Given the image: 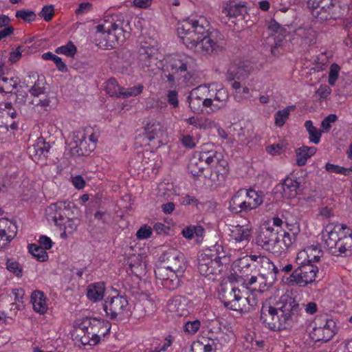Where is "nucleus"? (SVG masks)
<instances>
[{
    "instance_id": "nucleus-1",
    "label": "nucleus",
    "mask_w": 352,
    "mask_h": 352,
    "mask_svg": "<svg viewBox=\"0 0 352 352\" xmlns=\"http://www.w3.org/2000/svg\"><path fill=\"white\" fill-rule=\"evenodd\" d=\"M204 17L188 18L178 23L177 32L187 48L204 55L218 53L224 48L223 37L217 30L208 32Z\"/></svg>"
},
{
    "instance_id": "nucleus-2",
    "label": "nucleus",
    "mask_w": 352,
    "mask_h": 352,
    "mask_svg": "<svg viewBox=\"0 0 352 352\" xmlns=\"http://www.w3.org/2000/svg\"><path fill=\"white\" fill-rule=\"evenodd\" d=\"M160 260L165 265L155 270L156 278L161 281L165 288L170 290L177 289L187 268L184 254L176 249L170 248L163 252Z\"/></svg>"
},
{
    "instance_id": "nucleus-3",
    "label": "nucleus",
    "mask_w": 352,
    "mask_h": 352,
    "mask_svg": "<svg viewBox=\"0 0 352 352\" xmlns=\"http://www.w3.org/2000/svg\"><path fill=\"white\" fill-rule=\"evenodd\" d=\"M322 237L329 252L336 256L352 254V230L345 224L328 223Z\"/></svg>"
},
{
    "instance_id": "nucleus-4",
    "label": "nucleus",
    "mask_w": 352,
    "mask_h": 352,
    "mask_svg": "<svg viewBox=\"0 0 352 352\" xmlns=\"http://www.w3.org/2000/svg\"><path fill=\"white\" fill-rule=\"evenodd\" d=\"M129 30V21L123 14H118L106 17L96 26V34L106 41V46L113 48L130 36Z\"/></svg>"
},
{
    "instance_id": "nucleus-5",
    "label": "nucleus",
    "mask_w": 352,
    "mask_h": 352,
    "mask_svg": "<svg viewBox=\"0 0 352 352\" xmlns=\"http://www.w3.org/2000/svg\"><path fill=\"white\" fill-rule=\"evenodd\" d=\"M196 67L195 59L187 54L175 55L162 67V78L174 85L176 80L188 83Z\"/></svg>"
},
{
    "instance_id": "nucleus-6",
    "label": "nucleus",
    "mask_w": 352,
    "mask_h": 352,
    "mask_svg": "<svg viewBox=\"0 0 352 352\" xmlns=\"http://www.w3.org/2000/svg\"><path fill=\"white\" fill-rule=\"evenodd\" d=\"M214 250H206L201 252L197 258L199 272L204 276H208L220 271L222 259H226V252L221 245H215Z\"/></svg>"
},
{
    "instance_id": "nucleus-7",
    "label": "nucleus",
    "mask_w": 352,
    "mask_h": 352,
    "mask_svg": "<svg viewBox=\"0 0 352 352\" xmlns=\"http://www.w3.org/2000/svg\"><path fill=\"white\" fill-rule=\"evenodd\" d=\"M104 325L97 318H85L76 326L72 333L74 340L82 345L94 346L100 341L98 333H104L97 329L98 327Z\"/></svg>"
},
{
    "instance_id": "nucleus-8",
    "label": "nucleus",
    "mask_w": 352,
    "mask_h": 352,
    "mask_svg": "<svg viewBox=\"0 0 352 352\" xmlns=\"http://www.w3.org/2000/svg\"><path fill=\"white\" fill-rule=\"evenodd\" d=\"M312 16L320 21L336 20L342 15V8L333 0H308Z\"/></svg>"
},
{
    "instance_id": "nucleus-9",
    "label": "nucleus",
    "mask_w": 352,
    "mask_h": 352,
    "mask_svg": "<svg viewBox=\"0 0 352 352\" xmlns=\"http://www.w3.org/2000/svg\"><path fill=\"white\" fill-rule=\"evenodd\" d=\"M201 161L205 162V166H211L214 168L211 170L210 179L214 182L220 181L224 179V175L228 172V164L223 159L221 153L215 150H202L196 152Z\"/></svg>"
},
{
    "instance_id": "nucleus-10",
    "label": "nucleus",
    "mask_w": 352,
    "mask_h": 352,
    "mask_svg": "<svg viewBox=\"0 0 352 352\" xmlns=\"http://www.w3.org/2000/svg\"><path fill=\"white\" fill-rule=\"evenodd\" d=\"M293 309H261V320L269 329L280 331L287 328L292 321Z\"/></svg>"
},
{
    "instance_id": "nucleus-11",
    "label": "nucleus",
    "mask_w": 352,
    "mask_h": 352,
    "mask_svg": "<svg viewBox=\"0 0 352 352\" xmlns=\"http://www.w3.org/2000/svg\"><path fill=\"white\" fill-rule=\"evenodd\" d=\"M312 330L309 333L311 339L314 342H327L336 334V322L327 316H317L311 323Z\"/></svg>"
},
{
    "instance_id": "nucleus-12",
    "label": "nucleus",
    "mask_w": 352,
    "mask_h": 352,
    "mask_svg": "<svg viewBox=\"0 0 352 352\" xmlns=\"http://www.w3.org/2000/svg\"><path fill=\"white\" fill-rule=\"evenodd\" d=\"M206 93H210V91L209 88L206 85L199 86L190 92L187 101L193 113H203L204 109H206L207 113L214 111L212 99L208 98Z\"/></svg>"
},
{
    "instance_id": "nucleus-13",
    "label": "nucleus",
    "mask_w": 352,
    "mask_h": 352,
    "mask_svg": "<svg viewBox=\"0 0 352 352\" xmlns=\"http://www.w3.org/2000/svg\"><path fill=\"white\" fill-rule=\"evenodd\" d=\"M45 213L48 221L67 229L66 223L71 219L69 203L59 201L52 204L46 208Z\"/></svg>"
},
{
    "instance_id": "nucleus-14",
    "label": "nucleus",
    "mask_w": 352,
    "mask_h": 352,
    "mask_svg": "<svg viewBox=\"0 0 352 352\" xmlns=\"http://www.w3.org/2000/svg\"><path fill=\"white\" fill-rule=\"evenodd\" d=\"M256 64L250 60H235L230 65L227 72L229 80H245L256 69Z\"/></svg>"
},
{
    "instance_id": "nucleus-15",
    "label": "nucleus",
    "mask_w": 352,
    "mask_h": 352,
    "mask_svg": "<svg viewBox=\"0 0 352 352\" xmlns=\"http://www.w3.org/2000/svg\"><path fill=\"white\" fill-rule=\"evenodd\" d=\"M298 231V228L296 231H293L292 229L289 231L277 229V239L274 241L270 253L277 256L285 254L296 241Z\"/></svg>"
},
{
    "instance_id": "nucleus-16",
    "label": "nucleus",
    "mask_w": 352,
    "mask_h": 352,
    "mask_svg": "<svg viewBox=\"0 0 352 352\" xmlns=\"http://www.w3.org/2000/svg\"><path fill=\"white\" fill-rule=\"evenodd\" d=\"M251 255L247 256L240 258L236 263L235 267H237V276L243 280V284L249 287L257 282V276L252 275L253 272L256 270V265Z\"/></svg>"
},
{
    "instance_id": "nucleus-17",
    "label": "nucleus",
    "mask_w": 352,
    "mask_h": 352,
    "mask_svg": "<svg viewBox=\"0 0 352 352\" xmlns=\"http://www.w3.org/2000/svg\"><path fill=\"white\" fill-rule=\"evenodd\" d=\"M277 239V229L264 226L260 229L256 236V243L263 250L270 252L274 241Z\"/></svg>"
},
{
    "instance_id": "nucleus-18",
    "label": "nucleus",
    "mask_w": 352,
    "mask_h": 352,
    "mask_svg": "<svg viewBox=\"0 0 352 352\" xmlns=\"http://www.w3.org/2000/svg\"><path fill=\"white\" fill-rule=\"evenodd\" d=\"M293 41L301 47H309L316 43L317 32L312 28H299L295 32Z\"/></svg>"
},
{
    "instance_id": "nucleus-19",
    "label": "nucleus",
    "mask_w": 352,
    "mask_h": 352,
    "mask_svg": "<svg viewBox=\"0 0 352 352\" xmlns=\"http://www.w3.org/2000/svg\"><path fill=\"white\" fill-rule=\"evenodd\" d=\"M138 60L139 65L142 68L154 70L157 63L155 49L151 47H141L138 52Z\"/></svg>"
},
{
    "instance_id": "nucleus-20",
    "label": "nucleus",
    "mask_w": 352,
    "mask_h": 352,
    "mask_svg": "<svg viewBox=\"0 0 352 352\" xmlns=\"http://www.w3.org/2000/svg\"><path fill=\"white\" fill-rule=\"evenodd\" d=\"M229 210L233 214L248 213L251 211L244 199V192L239 189L229 201Z\"/></svg>"
},
{
    "instance_id": "nucleus-21",
    "label": "nucleus",
    "mask_w": 352,
    "mask_h": 352,
    "mask_svg": "<svg viewBox=\"0 0 352 352\" xmlns=\"http://www.w3.org/2000/svg\"><path fill=\"white\" fill-rule=\"evenodd\" d=\"M50 148V144L43 138H38L35 144L28 147V151L32 159L38 161L47 157Z\"/></svg>"
},
{
    "instance_id": "nucleus-22",
    "label": "nucleus",
    "mask_w": 352,
    "mask_h": 352,
    "mask_svg": "<svg viewBox=\"0 0 352 352\" xmlns=\"http://www.w3.org/2000/svg\"><path fill=\"white\" fill-rule=\"evenodd\" d=\"M210 93H206L208 98H211L213 101L212 108L219 109L226 107L229 99V93L226 88L220 87L219 89L209 88Z\"/></svg>"
},
{
    "instance_id": "nucleus-23",
    "label": "nucleus",
    "mask_w": 352,
    "mask_h": 352,
    "mask_svg": "<svg viewBox=\"0 0 352 352\" xmlns=\"http://www.w3.org/2000/svg\"><path fill=\"white\" fill-rule=\"evenodd\" d=\"M26 87H30L29 92L31 96L38 98L45 92V80L43 78H40L38 75L33 74L28 76Z\"/></svg>"
},
{
    "instance_id": "nucleus-24",
    "label": "nucleus",
    "mask_w": 352,
    "mask_h": 352,
    "mask_svg": "<svg viewBox=\"0 0 352 352\" xmlns=\"http://www.w3.org/2000/svg\"><path fill=\"white\" fill-rule=\"evenodd\" d=\"M167 305L168 307H173L175 308H179V307H197L200 305V300L192 295H178L172 297L168 301Z\"/></svg>"
},
{
    "instance_id": "nucleus-25",
    "label": "nucleus",
    "mask_w": 352,
    "mask_h": 352,
    "mask_svg": "<svg viewBox=\"0 0 352 352\" xmlns=\"http://www.w3.org/2000/svg\"><path fill=\"white\" fill-rule=\"evenodd\" d=\"M300 182L297 178L292 177H286L283 184V196L287 199L295 198L298 194Z\"/></svg>"
},
{
    "instance_id": "nucleus-26",
    "label": "nucleus",
    "mask_w": 352,
    "mask_h": 352,
    "mask_svg": "<svg viewBox=\"0 0 352 352\" xmlns=\"http://www.w3.org/2000/svg\"><path fill=\"white\" fill-rule=\"evenodd\" d=\"M251 258L257 264H259L262 268H265L268 271L267 275L271 276L272 280L275 279L276 275L281 274L280 267L278 268L268 257L252 254Z\"/></svg>"
},
{
    "instance_id": "nucleus-27",
    "label": "nucleus",
    "mask_w": 352,
    "mask_h": 352,
    "mask_svg": "<svg viewBox=\"0 0 352 352\" xmlns=\"http://www.w3.org/2000/svg\"><path fill=\"white\" fill-rule=\"evenodd\" d=\"M303 285H307L314 282L318 272V268L311 263H300V265L298 267Z\"/></svg>"
},
{
    "instance_id": "nucleus-28",
    "label": "nucleus",
    "mask_w": 352,
    "mask_h": 352,
    "mask_svg": "<svg viewBox=\"0 0 352 352\" xmlns=\"http://www.w3.org/2000/svg\"><path fill=\"white\" fill-rule=\"evenodd\" d=\"M323 252L321 249V246L319 243L314 244L307 247L303 251L298 254L297 260L300 259V257L303 258L307 256V262L312 263L313 262H317L322 256Z\"/></svg>"
},
{
    "instance_id": "nucleus-29",
    "label": "nucleus",
    "mask_w": 352,
    "mask_h": 352,
    "mask_svg": "<svg viewBox=\"0 0 352 352\" xmlns=\"http://www.w3.org/2000/svg\"><path fill=\"white\" fill-rule=\"evenodd\" d=\"M105 285L103 282L89 284L87 287V296L93 302L102 300L104 296Z\"/></svg>"
},
{
    "instance_id": "nucleus-30",
    "label": "nucleus",
    "mask_w": 352,
    "mask_h": 352,
    "mask_svg": "<svg viewBox=\"0 0 352 352\" xmlns=\"http://www.w3.org/2000/svg\"><path fill=\"white\" fill-rule=\"evenodd\" d=\"M241 190L244 192V199L251 210L256 209L263 203V197L258 191L252 188H241Z\"/></svg>"
},
{
    "instance_id": "nucleus-31",
    "label": "nucleus",
    "mask_w": 352,
    "mask_h": 352,
    "mask_svg": "<svg viewBox=\"0 0 352 352\" xmlns=\"http://www.w3.org/2000/svg\"><path fill=\"white\" fill-rule=\"evenodd\" d=\"M317 151L315 146H302L296 151V164L299 166L305 165L308 159L313 156Z\"/></svg>"
},
{
    "instance_id": "nucleus-32",
    "label": "nucleus",
    "mask_w": 352,
    "mask_h": 352,
    "mask_svg": "<svg viewBox=\"0 0 352 352\" xmlns=\"http://www.w3.org/2000/svg\"><path fill=\"white\" fill-rule=\"evenodd\" d=\"M162 133V126L159 122H148L144 127V136L148 141L160 137Z\"/></svg>"
},
{
    "instance_id": "nucleus-33",
    "label": "nucleus",
    "mask_w": 352,
    "mask_h": 352,
    "mask_svg": "<svg viewBox=\"0 0 352 352\" xmlns=\"http://www.w3.org/2000/svg\"><path fill=\"white\" fill-rule=\"evenodd\" d=\"M222 12L230 17H237L247 13V9L243 4L229 2L223 8Z\"/></svg>"
},
{
    "instance_id": "nucleus-34",
    "label": "nucleus",
    "mask_w": 352,
    "mask_h": 352,
    "mask_svg": "<svg viewBox=\"0 0 352 352\" xmlns=\"http://www.w3.org/2000/svg\"><path fill=\"white\" fill-rule=\"evenodd\" d=\"M188 167L193 177H199L204 175V171L206 168L205 166V162L201 161L196 153L190 159Z\"/></svg>"
},
{
    "instance_id": "nucleus-35",
    "label": "nucleus",
    "mask_w": 352,
    "mask_h": 352,
    "mask_svg": "<svg viewBox=\"0 0 352 352\" xmlns=\"http://www.w3.org/2000/svg\"><path fill=\"white\" fill-rule=\"evenodd\" d=\"M231 236L236 242L248 241L251 236V230L248 226L237 225L231 230Z\"/></svg>"
},
{
    "instance_id": "nucleus-36",
    "label": "nucleus",
    "mask_w": 352,
    "mask_h": 352,
    "mask_svg": "<svg viewBox=\"0 0 352 352\" xmlns=\"http://www.w3.org/2000/svg\"><path fill=\"white\" fill-rule=\"evenodd\" d=\"M298 301V296H294L292 292H287L279 299L278 303L281 305L279 308H297L299 306Z\"/></svg>"
},
{
    "instance_id": "nucleus-37",
    "label": "nucleus",
    "mask_w": 352,
    "mask_h": 352,
    "mask_svg": "<svg viewBox=\"0 0 352 352\" xmlns=\"http://www.w3.org/2000/svg\"><path fill=\"white\" fill-rule=\"evenodd\" d=\"M116 295L111 297H108L104 302L103 308H107L108 306L113 307L114 308H126L128 305V300L124 296L119 295L118 291L116 290Z\"/></svg>"
},
{
    "instance_id": "nucleus-38",
    "label": "nucleus",
    "mask_w": 352,
    "mask_h": 352,
    "mask_svg": "<svg viewBox=\"0 0 352 352\" xmlns=\"http://www.w3.org/2000/svg\"><path fill=\"white\" fill-rule=\"evenodd\" d=\"M295 109V106H288L274 113V124L276 126L282 127L288 120L291 111Z\"/></svg>"
},
{
    "instance_id": "nucleus-39",
    "label": "nucleus",
    "mask_w": 352,
    "mask_h": 352,
    "mask_svg": "<svg viewBox=\"0 0 352 352\" xmlns=\"http://www.w3.org/2000/svg\"><path fill=\"white\" fill-rule=\"evenodd\" d=\"M305 127L308 132L309 141L316 144H318L323 132L322 130H319L314 126L311 120L305 121Z\"/></svg>"
},
{
    "instance_id": "nucleus-40",
    "label": "nucleus",
    "mask_w": 352,
    "mask_h": 352,
    "mask_svg": "<svg viewBox=\"0 0 352 352\" xmlns=\"http://www.w3.org/2000/svg\"><path fill=\"white\" fill-rule=\"evenodd\" d=\"M48 298L43 292L40 290H35L31 294V302L33 305V308L38 307V308H47Z\"/></svg>"
},
{
    "instance_id": "nucleus-41",
    "label": "nucleus",
    "mask_w": 352,
    "mask_h": 352,
    "mask_svg": "<svg viewBox=\"0 0 352 352\" xmlns=\"http://www.w3.org/2000/svg\"><path fill=\"white\" fill-rule=\"evenodd\" d=\"M186 122L197 129H206L212 126V121L203 117H194L192 116L186 120Z\"/></svg>"
},
{
    "instance_id": "nucleus-42",
    "label": "nucleus",
    "mask_w": 352,
    "mask_h": 352,
    "mask_svg": "<svg viewBox=\"0 0 352 352\" xmlns=\"http://www.w3.org/2000/svg\"><path fill=\"white\" fill-rule=\"evenodd\" d=\"M122 88L123 87L120 86L115 78H110L106 82V91L111 97L116 96L120 98Z\"/></svg>"
},
{
    "instance_id": "nucleus-43",
    "label": "nucleus",
    "mask_w": 352,
    "mask_h": 352,
    "mask_svg": "<svg viewBox=\"0 0 352 352\" xmlns=\"http://www.w3.org/2000/svg\"><path fill=\"white\" fill-rule=\"evenodd\" d=\"M299 272L298 267H297L291 274L283 275L281 276L283 283L287 285H303L302 276Z\"/></svg>"
},
{
    "instance_id": "nucleus-44",
    "label": "nucleus",
    "mask_w": 352,
    "mask_h": 352,
    "mask_svg": "<svg viewBox=\"0 0 352 352\" xmlns=\"http://www.w3.org/2000/svg\"><path fill=\"white\" fill-rule=\"evenodd\" d=\"M29 252L40 262H44L47 260L48 254L47 252L41 246L32 243L28 246Z\"/></svg>"
},
{
    "instance_id": "nucleus-45",
    "label": "nucleus",
    "mask_w": 352,
    "mask_h": 352,
    "mask_svg": "<svg viewBox=\"0 0 352 352\" xmlns=\"http://www.w3.org/2000/svg\"><path fill=\"white\" fill-rule=\"evenodd\" d=\"M204 230L201 226H189L182 230L183 236L188 239H192L195 236H201Z\"/></svg>"
},
{
    "instance_id": "nucleus-46",
    "label": "nucleus",
    "mask_w": 352,
    "mask_h": 352,
    "mask_svg": "<svg viewBox=\"0 0 352 352\" xmlns=\"http://www.w3.org/2000/svg\"><path fill=\"white\" fill-rule=\"evenodd\" d=\"M42 58L44 60H51L55 63L57 69L61 72H67V65L62 61L61 58L53 54L51 52H48L42 54Z\"/></svg>"
},
{
    "instance_id": "nucleus-47",
    "label": "nucleus",
    "mask_w": 352,
    "mask_h": 352,
    "mask_svg": "<svg viewBox=\"0 0 352 352\" xmlns=\"http://www.w3.org/2000/svg\"><path fill=\"white\" fill-rule=\"evenodd\" d=\"M6 269L16 277L21 278L23 276L22 266L14 259L8 258L6 263Z\"/></svg>"
},
{
    "instance_id": "nucleus-48",
    "label": "nucleus",
    "mask_w": 352,
    "mask_h": 352,
    "mask_svg": "<svg viewBox=\"0 0 352 352\" xmlns=\"http://www.w3.org/2000/svg\"><path fill=\"white\" fill-rule=\"evenodd\" d=\"M76 51V47L72 41L68 42L65 45L57 47L55 50L56 54H64L68 57H74Z\"/></svg>"
},
{
    "instance_id": "nucleus-49",
    "label": "nucleus",
    "mask_w": 352,
    "mask_h": 352,
    "mask_svg": "<svg viewBox=\"0 0 352 352\" xmlns=\"http://www.w3.org/2000/svg\"><path fill=\"white\" fill-rule=\"evenodd\" d=\"M144 89V86L142 84L125 89L122 88V92L121 93L122 98H126L131 96H137L140 95Z\"/></svg>"
},
{
    "instance_id": "nucleus-50",
    "label": "nucleus",
    "mask_w": 352,
    "mask_h": 352,
    "mask_svg": "<svg viewBox=\"0 0 352 352\" xmlns=\"http://www.w3.org/2000/svg\"><path fill=\"white\" fill-rule=\"evenodd\" d=\"M257 282L256 284L249 287L248 288H252L253 290L263 292L265 289V287L270 286L272 284V282H267V278L265 276V274H261V275L257 277Z\"/></svg>"
},
{
    "instance_id": "nucleus-51",
    "label": "nucleus",
    "mask_w": 352,
    "mask_h": 352,
    "mask_svg": "<svg viewBox=\"0 0 352 352\" xmlns=\"http://www.w3.org/2000/svg\"><path fill=\"white\" fill-rule=\"evenodd\" d=\"M9 232L0 227V248L6 247L14 239V232Z\"/></svg>"
},
{
    "instance_id": "nucleus-52",
    "label": "nucleus",
    "mask_w": 352,
    "mask_h": 352,
    "mask_svg": "<svg viewBox=\"0 0 352 352\" xmlns=\"http://www.w3.org/2000/svg\"><path fill=\"white\" fill-rule=\"evenodd\" d=\"M16 18L23 19L26 22H32L36 19V14L31 10H19L16 12Z\"/></svg>"
},
{
    "instance_id": "nucleus-53",
    "label": "nucleus",
    "mask_w": 352,
    "mask_h": 352,
    "mask_svg": "<svg viewBox=\"0 0 352 352\" xmlns=\"http://www.w3.org/2000/svg\"><path fill=\"white\" fill-rule=\"evenodd\" d=\"M325 169L330 173H339L344 175H349L350 170L346 168L335 165L331 163H327L325 165Z\"/></svg>"
},
{
    "instance_id": "nucleus-54",
    "label": "nucleus",
    "mask_w": 352,
    "mask_h": 352,
    "mask_svg": "<svg viewBox=\"0 0 352 352\" xmlns=\"http://www.w3.org/2000/svg\"><path fill=\"white\" fill-rule=\"evenodd\" d=\"M340 67L336 63H333L329 69L328 82L330 85L333 86L337 80L339 75Z\"/></svg>"
},
{
    "instance_id": "nucleus-55",
    "label": "nucleus",
    "mask_w": 352,
    "mask_h": 352,
    "mask_svg": "<svg viewBox=\"0 0 352 352\" xmlns=\"http://www.w3.org/2000/svg\"><path fill=\"white\" fill-rule=\"evenodd\" d=\"M338 117L336 114H329L321 122V128L323 132H328L331 128V124L336 122Z\"/></svg>"
},
{
    "instance_id": "nucleus-56",
    "label": "nucleus",
    "mask_w": 352,
    "mask_h": 352,
    "mask_svg": "<svg viewBox=\"0 0 352 352\" xmlns=\"http://www.w3.org/2000/svg\"><path fill=\"white\" fill-rule=\"evenodd\" d=\"M200 322L198 320L186 322L184 324V331L189 334H195L199 329Z\"/></svg>"
},
{
    "instance_id": "nucleus-57",
    "label": "nucleus",
    "mask_w": 352,
    "mask_h": 352,
    "mask_svg": "<svg viewBox=\"0 0 352 352\" xmlns=\"http://www.w3.org/2000/svg\"><path fill=\"white\" fill-rule=\"evenodd\" d=\"M54 14V10L53 6H45L41 12H40V16L43 18L45 21H50Z\"/></svg>"
},
{
    "instance_id": "nucleus-58",
    "label": "nucleus",
    "mask_w": 352,
    "mask_h": 352,
    "mask_svg": "<svg viewBox=\"0 0 352 352\" xmlns=\"http://www.w3.org/2000/svg\"><path fill=\"white\" fill-rule=\"evenodd\" d=\"M0 227H3V228L6 229V231L14 232V237L16 234V226L14 223L9 221L7 219H0Z\"/></svg>"
},
{
    "instance_id": "nucleus-59",
    "label": "nucleus",
    "mask_w": 352,
    "mask_h": 352,
    "mask_svg": "<svg viewBox=\"0 0 352 352\" xmlns=\"http://www.w3.org/2000/svg\"><path fill=\"white\" fill-rule=\"evenodd\" d=\"M199 200L196 199L195 197L191 196L188 194L180 198V204L182 206L193 205L197 206L199 204Z\"/></svg>"
},
{
    "instance_id": "nucleus-60",
    "label": "nucleus",
    "mask_w": 352,
    "mask_h": 352,
    "mask_svg": "<svg viewBox=\"0 0 352 352\" xmlns=\"http://www.w3.org/2000/svg\"><path fill=\"white\" fill-rule=\"evenodd\" d=\"M331 93V88L327 85H320L316 91V94L322 100H326Z\"/></svg>"
},
{
    "instance_id": "nucleus-61",
    "label": "nucleus",
    "mask_w": 352,
    "mask_h": 352,
    "mask_svg": "<svg viewBox=\"0 0 352 352\" xmlns=\"http://www.w3.org/2000/svg\"><path fill=\"white\" fill-rule=\"evenodd\" d=\"M152 234L151 228L144 226L141 227L136 233L137 238L139 239H146L149 238Z\"/></svg>"
},
{
    "instance_id": "nucleus-62",
    "label": "nucleus",
    "mask_w": 352,
    "mask_h": 352,
    "mask_svg": "<svg viewBox=\"0 0 352 352\" xmlns=\"http://www.w3.org/2000/svg\"><path fill=\"white\" fill-rule=\"evenodd\" d=\"M168 102L173 107H177L179 105L178 94L175 90H170L167 94Z\"/></svg>"
},
{
    "instance_id": "nucleus-63",
    "label": "nucleus",
    "mask_w": 352,
    "mask_h": 352,
    "mask_svg": "<svg viewBox=\"0 0 352 352\" xmlns=\"http://www.w3.org/2000/svg\"><path fill=\"white\" fill-rule=\"evenodd\" d=\"M1 80L5 83L3 85L5 87V89H6V93H11L12 90L16 87V82L14 81L12 78H7L5 77H2Z\"/></svg>"
},
{
    "instance_id": "nucleus-64",
    "label": "nucleus",
    "mask_w": 352,
    "mask_h": 352,
    "mask_svg": "<svg viewBox=\"0 0 352 352\" xmlns=\"http://www.w3.org/2000/svg\"><path fill=\"white\" fill-rule=\"evenodd\" d=\"M182 144L186 148H192L195 146V142L194 138L189 135H183L181 138Z\"/></svg>"
}]
</instances>
